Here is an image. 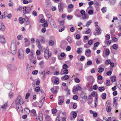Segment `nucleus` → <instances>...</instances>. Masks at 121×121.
Listing matches in <instances>:
<instances>
[{
  "label": "nucleus",
  "instance_id": "nucleus-1",
  "mask_svg": "<svg viewBox=\"0 0 121 121\" xmlns=\"http://www.w3.org/2000/svg\"><path fill=\"white\" fill-rule=\"evenodd\" d=\"M102 30L100 27H96L95 29V31L93 34L94 35H98L101 33Z\"/></svg>",
  "mask_w": 121,
  "mask_h": 121
},
{
  "label": "nucleus",
  "instance_id": "nucleus-2",
  "mask_svg": "<svg viewBox=\"0 0 121 121\" xmlns=\"http://www.w3.org/2000/svg\"><path fill=\"white\" fill-rule=\"evenodd\" d=\"M52 82L54 84L57 85L59 84V79L56 77L53 76L51 79Z\"/></svg>",
  "mask_w": 121,
  "mask_h": 121
},
{
  "label": "nucleus",
  "instance_id": "nucleus-3",
  "mask_svg": "<svg viewBox=\"0 0 121 121\" xmlns=\"http://www.w3.org/2000/svg\"><path fill=\"white\" fill-rule=\"evenodd\" d=\"M51 54L49 53L48 49H47L44 52V56L45 58L47 59H48L49 57L51 56Z\"/></svg>",
  "mask_w": 121,
  "mask_h": 121
},
{
  "label": "nucleus",
  "instance_id": "nucleus-4",
  "mask_svg": "<svg viewBox=\"0 0 121 121\" xmlns=\"http://www.w3.org/2000/svg\"><path fill=\"white\" fill-rule=\"evenodd\" d=\"M18 56L19 59H23L24 57V51H23L22 50L21 51H19Z\"/></svg>",
  "mask_w": 121,
  "mask_h": 121
},
{
  "label": "nucleus",
  "instance_id": "nucleus-5",
  "mask_svg": "<svg viewBox=\"0 0 121 121\" xmlns=\"http://www.w3.org/2000/svg\"><path fill=\"white\" fill-rule=\"evenodd\" d=\"M24 17V19L25 22V25H26L30 24V22L29 19L28 17L25 15L23 16Z\"/></svg>",
  "mask_w": 121,
  "mask_h": 121
},
{
  "label": "nucleus",
  "instance_id": "nucleus-6",
  "mask_svg": "<svg viewBox=\"0 0 121 121\" xmlns=\"http://www.w3.org/2000/svg\"><path fill=\"white\" fill-rule=\"evenodd\" d=\"M17 109L18 112H22L23 109L20 104H16Z\"/></svg>",
  "mask_w": 121,
  "mask_h": 121
},
{
  "label": "nucleus",
  "instance_id": "nucleus-7",
  "mask_svg": "<svg viewBox=\"0 0 121 121\" xmlns=\"http://www.w3.org/2000/svg\"><path fill=\"white\" fill-rule=\"evenodd\" d=\"M24 9L23 10V13L24 14L30 12L31 10V8L29 7L23 8Z\"/></svg>",
  "mask_w": 121,
  "mask_h": 121
},
{
  "label": "nucleus",
  "instance_id": "nucleus-8",
  "mask_svg": "<svg viewBox=\"0 0 121 121\" xmlns=\"http://www.w3.org/2000/svg\"><path fill=\"white\" fill-rule=\"evenodd\" d=\"M110 53V51L109 49L107 48L105 49L103 52V56H106L108 55Z\"/></svg>",
  "mask_w": 121,
  "mask_h": 121
},
{
  "label": "nucleus",
  "instance_id": "nucleus-9",
  "mask_svg": "<svg viewBox=\"0 0 121 121\" xmlns=\"http://www.w3.org/2000/svg\"><path fill=\"white\" fill-rule=\"evenodd\" d=\"M91 51L89 49H86L85 51V54L87 57H89L91 56Z\"/></svg>",
  "mask_w": 121,
  "mask_h": 121
},
{
  "label": "nucleus",
  "instance_id": "nucleus-10",
  "mask_svg": "<svg viewBox=\"0 0 121 121\" xmlns=\"http://www.w3.org/2000/svg\"><path fill=\"white\" fill-rule=\"evenodd\" d=\"M22 100V99L20 96H18L16 101V104H20V102Z\"/></svg>",
  "mask_w": 121,
  "mask_h": 121
},
{
  "label": "nucleus",
  "instance_id": "nucleus-11",
  "mask_svg": "<svg viewBox=\"0 0 121 121\" xmlns=\"http://www.w3.org/2000/svg\"><path fill=\"white\" fill-rule=\"evenodd\" d=\"M62 85L63 86H64L66 88V89H65V90L67 91L68 93L70 94V90H68V87L67 86L66 83H65L63 82L62 83Z\"/></svg>",
  "mask_w": 121,
  "mask_h": 121
},
{
  "label": "nucleus",
  "instance_id": "nucleus-12",
  "mask_svg": "<svg viewBox=\"0 0 121 121\" xmlns=\"http://www.w3.org/2000/svg\"><path fill=\"white\" fill-rule=\"evenodd\" d=\"M60 101L58 102V104L59 105H62L63 104L64 101V97H62L60 96L59 97Z\"/></svg>",
  "mask_w": 121,
  "mask_h": 121
},
{
  "label": "nucleus",
  "instance_id": "nucleus-13",
  "mask_svg": "<svg viewBox=\"0 0 121 121\" xmlns=\"http://www.w3.org/2000/svg\"><path fill=\"white\" fill-rule=\"evenodd\" d=\"M31 115L32 116L35 117L36 115V111L34 109L31 110L30 111Z\"/></svg>",
  "mask_w": 121,
  "mask_h": 121
},
{
  "label": "nucleus",
  "instance_id": "nucleus-14",
  "mask_svg": "<svg viewBox=\"0 0 121 121\" xmlns=\"http://www.w3.org/2000/svg\"><path fill=\"white\" fill-rule=\"evenodd\" d=\"M111 104L109 103L106 107V110L107 112H109L111 109Z\"/></svg>",
  "mask_w": 121,
  "mask_h": 121
},
{
  "label": "nucleus",
  "instance_id": "nucleus-15",
  "mask_svg": "<svg viewBox=\"0 0 121 121\" xmlns=\"http://www.w3.org/2000/svg\"><path fill=\"white\" fill-rule=\"evenodd\" d=\"M0 41L2 43H5V40L3 36H0Z\"/></svg>",
  "mask_w": 121,
  "mask_h": 121
},
{
  "label": "nucleus",
  "instance_id": "nucleus-16",
  "mask_svg": "<svg viewBox=\"0 0 121 121\" xmlns=\"http://www.w3.org/2000/svg\"><path fill=\"white\" fill-rule=\"evenodd\" d=\"M45 101V98H43L41 100L39 103V107L40 108L43 105V103Z\"/></svg>",
  "mask_w": 121,
  "mask_h": 121
},
{
  "label": "nucleus",
  "instance_id": "nucleus-17",
  "mask_svg": "<svg viewBox=\"0 0 121 121\" xmlns=\"http://www.w3.org/2000/svg\"><path fill=\"white\" fill-rule=\"evenodd\" d=\"M92 97L91 96H89V98L88 99V103L89 104H91L93 102Z\"/></svg>",
  "mask_w": 121,
  "mask_h": 121
},
{
  "label": "nucleus",
  "instance_id": "nucleus-18",
  "mask_svg": "<svg viewBox=\"0 0 121 121\" xmlns=\"http://www.w3.org/2000/svg\"><path fill=\"white\" fill-rule=\"evenodd\" d=\"M76 112L72 111L70 113V115H72L73 117L74 118H75L77 116V114Z\"/></svg>",
  "mask_w": 121,
  "mask_h": 121
},
{
  "label": "nucleus",
  "instance_id": "nucleus-19",
  "mask_svg": "<svg viewBox=\"0 0 121 121\" xmlns=\"http://www.w3.org/2000/svg\"><path fill=\"white\" fill-rule=\"evenodd\" d=\"M89 96H93L94 97H95V98L97 97H98V96L97 95V93L95 91H93L91 92V95Z\"/></svg>",
  "mask_w": 121,
  "mask_h": 121
},
{
  "label": "nucleus",
  "instance_id": "nucleus-20",
  "mask_svg": "<svg viewBox=\"0 0 121 121\" xmlns=\"http://www.w3.org/2000/svg\"><path fill=\"white\" fill-rule=\"evenodd\" d=\"M5 29V27L4 24L2 23H0V30L4 31Z\"/></svg>",
  "mask_w": 121,
  "mask_h": 121
},
{
  "label": "nucleus",
  "instance_id": "nucleus-21",
  "mask_svg": "<svg viewBox=\"0 0 121 121\" xmlns=\"http://www.w3.org/2000/svg\"><path fill=\"white\" fill-rule=\"evenodd\" d=\"M45 120L47 121H50L51 119V117L49 115H46L45 117Z\"/></svg>",
  "mask_w": 121,
  "mask_h": 121
},
{
  "label": "nucleus",
  "instance_id": "nucleus-22",
  "mask_svg": "<svg viewBox=\"0 0 121 121\" xmlns=\"http://www.w3.org/2000/svg\"><path fill=\"white\" fill-rule=\"evenodd\" d=\"M105 43L108 45H109L111 44V41L110 40H105Z\"/></svg>",
  "mask_w": 121,
  "mask_h": 121
},
{
  "label": "nucleus",
  "instance_id": "nucleus-23",
  "mask_svg": "<svg viewBox=\"0 0 121 121\" xmlns=\"http://www.w3.org/2000/svg\"><path fill=\"white\" fill-rule=\"evenodd\" d=\"M117 0H109V1L111 5H113L116 2Z\"/></svg>",
  "mask_w": 121,
  "mask_h": 121
},
{
  "label": "nucleus",
  "instance_id": "nucleus-24",
  "mask_svg": "<svg viewBox=\"0 0 121 121\" xmlns=\"http://www.w3.org/2000/svg\"><path fill=\"white\" fill-rule=\"evenodd\" d=\"M58 7L64 8V4L61 1H60V3L58 4Z\"/></svg>",
  "mask_w": 121,
  "mask_h": 121
},
{
  "label": "nucleus",
  "instance_id": "nucleus-25",
  "mask_svg": "<svg viewBox=\"0 0 121 121\" xmlns=\"http://www.w3.org/2000/svg\"><path fill=\"white\" fill-rule=\"evenodd\" d=\"M113 105L117 108V103L116 100L115 99H113Z\"/></svg>",
  "mask_w": 121,
  "mask_h": 121
},
{
  "label": "nucleus",
  "instance_id": "nucleus-26",
  "mask_svg": "<svg viewBox=\"0 0 121 121\" xmlns=\"http://www.w3.org/2000/svg\"><path fill=\"white\" fill-rule=\"evenodd\" d=\"M106 93H103L101 95V97L103 99H105L106 98Z\"/></svg>",
  "mask_w": 121,
  "mask_h": 121
},
{
  "label": "nucleus",
  "instance_id": "nucleus-27",
  "mask_svg": "<svg viewBox=\"0 0 121 121\" xmlns=\"http://www.w3.org/2000/svg\"><path fill=\"white\" fill-rule=\"evenodd\" d=\"M19 21L21 24H23L24 22V18H23L22 17H20L19 18Z\"/></svg>",
  "mask_w": 121,
  "mask_h": 121
},
{
  "label": "nucleus",
  "instance_id": "nucleus-28",
  "mask_svg": "<svg viewBox=\"0 0 121 121\" xmlns=\"http://www.w3.org/2000/svg\"><path fill=\"white\" fill-rule=\"evenodd\" d=\"M105 88L104 87H99L98 88L99 91H103L105 90Z\"/></svg>",
  "mask_w": 121,
  "mask_h": 121
},
{
  "label": "nucleus",
  "instance_id": "nucleus-29",
  "mask_svg": "<svg viewBox=\"0 0 121 121\" xmlns=\"http://www.w3.org/2000/svg\"><path fill=\"white\" fill-rule=\"evenodd\" d=\"M67 39L69 43H72V41L71 40V38L70 37H68L67 38Z\"/></svg>",
  "mask_w": 121,
  "mask_h": 121
},
{
  "label": "nucleus",
  "instance_id": "nucleus-30",
  "mask_svg": "<svg viewBox=\"0 0 121 121\" xmlns=\"http://www.w3.org/2000/svg\"><path fill=\"white\" fill-rule=\"evenodd\" d=\"M98 71L99 73H101L104 70V68L100 67L98 69Z\"/></svg>",
  "mask_w": 121,
  "mask_h": 121
},
{
  "label": "nucleus",
  "instance_id": "nucleus-31",
  "mask_svg": "<svg viewBox=\"0 0 121 121\" xmlns=\"http://www.w3.org/2000/svg\"><path fill=\"white\" fill-rule=\"evenodd\" d=\"M52 114H54L57 112V110L56 108H53L52 109Z\"/></svg>",
  "mask_w": 121,
  "mask_h": 121
},
{
  "label": "nucleus",
  "instance_id": "nucleus-32",
  "mask_svg": "<svg viewBox=\"0 0 121 121\" xmlns=\"http://www.w3.org/2000/svg\"><path fill=\"white\" fill-rule=\"evenodd\" d=\"M93 40L91 39L89 40L88 42V44L90 45H91L92 44L93 42Z\"/></svg>",
  "mask_w": 121,
  "mask_h": 121
},
{
  "label": "nucleus",
  "instance_id": "nucleus-33",
  "mask_svg": "<svg viewBox=\"0 0 121 121\" xmlns=\"http://www.w3.org/2000/svg\"><path fill=\"white\" fill-rule=\"evenodd\" d=\"M112 47L113 49H117L118 48L117 45L116 44H115L113 45Z\"/></svg>",
  "mask_w": 121,
  "mask_h": 121
},
{
  "label": "nucleus",
  "instance_id": "nucleus-34",
  "mask_svg": "<svg viewBox=\"0 0 121 121\" xmlns=\"http://www.w3.org/2000/svg\"><path fill=\"white\" fill-rule=\"evenodd\" d=\"M34 51L33 50H31L30 51V53L29 54V56L31 57H32L33 56H34Z\"/></svg>",
  "mask_w": 121,
  "mask_h": 121
},
{
  "label": "nucleus",
  "instance_id": "nucleus-35",
  "mask_svg": "<svg viewBox=\"0 0 121 121\" xmlns=\"http://www.w3.org/2000/svg\"><path fill=\"white\" fill-rule=\"evenodd\" d=\"M77 91V89L76 87H73V92L74 94H75L76 91Z\"/></svg>",
  "mask_w": 121,
  "mask_h": 121
},
{
  "label": "nucleus",
  "instance_id": "nucleus-36",
  "mask_svg": "<svg viewBox=\"0 0 121 121\" xmlns=\"http://www.w3.org/2000/svg\"><path fill=\"white\" fill-rule=\"evenodd\" d=\"M63 78L65 80H66L68 79L69 78V76L67 75H65L63 77Z\"/></svg>",
  "mask_w": 121,
  "mask_h": 121
},
{
  "label": "nucleus",
  "instance_id": "nucleus-37",
  "mask_svg": "<svg viewBox=\"0 0 121 121\" xmlns=\"http://www.w3.org/2000/svg\"><path fill=\"white\" fill-rule=\"evenodd\" d=\"M110 35L108 34L106 35L105 36V40H109L110 39Z\"/></svg>",
  "mask_w": 121,
  "mask_h": 121
},
{
  "label": "nucleus",
  "instance_id": "nucleus-38",
  "mask_svg": "<svg viewBox=\"0 0 121 121\" xmlns=\"http://www.w3.org/2000/svg\"><path fill=\"white\" fill-rule=\"evenodd\" d=\"M54 44V41L52 40H50L49 42V44L50 45L52 46Z\"/></svg>",
  "mask_w": 121,
  "mask_h": 121
},
{
  "label": "nucleus",
  "instance_id": "nucleus-39",
  "mask_svg": "<svg viewBox=\"0 0 121 121\" xmlns=\"http://www.w3.org/2000/svg\"><path fill=\"white\" fill-rule=\"evenodd\" d=\"M112 40L114 42H116L118 41V39L116 38L113 37L112 38Z\"/></svg>",
  "mask_w": 121,
  "mask_h": 121
},
{
  "label": "nucleus",
  "instance_id": "nucleus-40",
  "mask_svg": "<svg viewBox=\"0 0 121 121\" xmlns=\"http://www.w3.org/2000/svg\"><path fill=\"white\" fill-rule=\"evenodd\" d=\"M63 74H66L68 73V71L67 69H65L63 71Z\"/></svg>",
  "mask_w": 121,
  "mask_h": 121
},
{
  "label": "nucleus",
  "instance_id": "nucleus-41",
  "mask_svg": "<svg viewBox=\"0 0 121 121\" xmlns=\"http://www.w3.org/2000/svg\"><path fill=\"white\" fill-rule=\"evenodd\" d=\"M23 36L22 35H19L17 37V39L18 40H21L22 39Z\"/></svg>",
  "mask_w": 121,
  "mask_h": 121
},
{
  "label": "nucleus",
  "instance_id": "nucleus-42",
  "mask_svg": "<svg viewBox=\"0 0 121 121\" xmlns=\"http://www.w3.org/2000/svg\"><path fill=\"white\" fill-rule=\"evenodd\" d=\"M116 77H112L111 79V81L112 82H114L115 81L116 79Z\"/></svg>",
  "mask_w": 121,
  "mask_h": 121
},
{
  "label": "nucleus",
  "instance_id": "nucleus-43",
  "mask_svg": "<svg viewBox=\"0 0 121 121\" xmlns=\"http://www.w3.org/2000/svg\"><path fill=\"white\" fill-rule=\"evenodd\" d=\"M68 68V66L66 64H64L63 66V68L64 69H66Z\"/></svg>",
  "mask_w": 121,
  "mask_h": 121
},
{
  "label": "nucleus",
  "instance_id": "nucleus-44",
  "mask_svg": "<svg viewBox=\"0 0 121 121\" xmlns=\"http://www.w3.org/2000/svg\"><path fill=\"white\" fill-rule=\"evenodd\" d=\"M74 81L75 82L77 83H79L80 81V80L78 78H76L74 79Z\"/></svg>",
  "mask_w": 121,
  "mask_h": 121
},
{
  "label": "nucleus",
  "instance_id": "nucleus-45",
  "mask_svg": "<svg viewBox=\"0 0 121 121\" xmlns=\"http://www.w3.org/2000/svg\"><path fill=\"white\" fill-rule=\"evenodd\" d=\"M25 51L26 53L27 54L29 53L30 52V49L28 48H27L26 49Z\"/></svg>",
  "mask_w": 121,
  "mask_h": 121
},
{
  "label": "nucleus",
  "instance_id": "nucleus-46",
  "mask_svg": "<svg viewBox=\"0 0 121 121\" xmlns=\"http://www.w3.org/2000/svg\"><path fill=\"white\" fill-rule=\"evenodd\" d=\"M101 10L102 12L104 13L106 12V7H104L102 8L101 9Z\"/></svg>",
  "mask_w": 121,
  "mask_h": 121
},
{
  "label": "nucleus",
  "instance_id": "nucleus-47",
  "mask_svg": "<svg viewBox=\"0 0 121 121\" xmlns=\"http://www.w3.org/2000/svg\"><path fill=\"white\" fill-rule=\"evenodd\" d=\"M98 79L100 80H102L103 78L102 76L101 75H99L97 77Z\"/></svg>",
  "mask_w": 121,
  "mask_h": 121
},
{
  "label": "nucleus",
  "instance_id": "nucleus-48",
  "mask_svg": "<svg viewBox=\"0 0 121 121\" xmlns=\"http://www.w3.org/2000/svg\"><path fill=\"white\" fill-rule=\"evenodd\" d=\"M59 11L60 13H62L63 11L64 8L58 7Z\"/></svg>",
  "mask_w": 121,
  "mask_h": 121
},
{
  "label": "nucleus",
  "instance_id": "nucleus-49",
  "mask_svg": "<svg viewBox=\"0 0 121 121\" xmlns=\"http://www.w3.org/2000/svg\"><path fill=\"white\" fill-rule=\"evenodd\" d=\"M40 90V87L39 86H37L35 88V91L36 92H38Z\"/></svg>",
  "mask_w": 121,
  "mask_h": 121
},
{
  "label": "nucleus",
  "instance_id": "nucleus-50",
  "mask_svg": "<svg viewBox=\"0 0 121 121\" xmlns=\"http://www.w3.org/2000/svg\"><path fill=\"white\" fill-rule=\"evenodd\" d=\"M99 44V42H97L94 44V47H97L98 46Z\"/></svg>",
  "mask_w": 121,
  "mask_h": 121
},
{
  "label": "nucleus",
  "instance_id": "nucleus-51",
  "mask_svg": "<svg viewBox=\"0 0 121 121\" xmlns=\"http://www.w3.org/2000/svg\"><path fill=\"white\" fill-rule=\"evenodd\" d=\"M24 111L27 113H29L30 112L29 109L27 108H25L24 109Z\"/></svg>",
  "mask_w": 121,
  "mask_h": 121
},
{
  "label": "nucleus",
  "instance_id": "nucleus-52",
  "mask_svg": "<svg viewBox=\"0 0 121 121\" xmlns=\"http://www.w3.org/2000/svg\"><path fill=\"white\" fill-rule=\"evenodd\" d=\"M30 93H27L26 95L25 99H27L30 96Z\"/></svg>",
  "mask_w": 121,
  "mask_h": 121
},
{
  "label": "nucleus",
  "instance_id": "nucleus-53",
  "mask_svg": "<svg viewBox=\"0 0 121 121\" xmlns=\"http://www.w3.org/2000/svg\"><path fill=\"white\" fill-rule=\"evenodd\" d=\"M92 63V61L90 60L88 61L87 63V65H90Z\"/></svg>",
  "mask_w": 121,
  "mask_h": 121
},
{
  "label": "nucleus",
  "instance_id": "nucleus-54",
  "mask_svg": "<svg viewBox=\"0 0 121 121\" xmlns=\"http://www.w3.org/2000/svg\"><path fill=\"white\" fill-rule=\"evenodd\" d=\"M112 73V72L111 71H110L107 72L106 73V74L108 75H110Z\"/></svg>",
  "mask_w": 121,
  "mask_h": 121
},
{
  "label": "nucleus",
  "instance_id": "nucleus-55",
  "mask_svg": "<svg viewBox=\"0 0 121 121\" xmlns=\"http://www.w3.org/2000/svg\"><path fill=\"white\" fill-rule=\"evenodd\" d=\"M110 80H107L106 81V84L107 86H108L110 85Z\"/></svg>",
  "mask_w": 121,
  "mask_h": 121
},
{
  "label": "nucleus",
  "instance_id": "nucleus-56",
  "mask_svg": "<svg viewBox=\"0 0 121 121\" xmlns=\"http://www.w3.org/2000/svg\"><path fill=\"white\" fill-rule=\"evenodd\" d=\"M82 51L80 48H78L77 51V53L78 54H80L82 52Z\"/></svg>",
  "mask_w": 121,
  "mask_h": 121
},
{
  "label": "nucleus",
  "instance_id": "nucleus-57",
  "mask_svg": "<svg viewBox=\"0 0 121 121\" xmlns=\"http://www.w3.org/2000/svg\"><path fill=\"white\" fill-rule=\"evenodd\" d=\"M96 62L97 64H98L100 63V61L98 58H97L96 59Z\"/></svg>",
  "mask_w": 121,
  "mask_h": 121
},
{
  "label": "nucleus",
  "instance_id": "nucleus-58",
  "mask_svg": "<svg viewBox=\"0 0 121 121\" xmlns=\"http://www.w3.org/2000/svg\"><path fill=\"white\" fill-rule=\"evenodd\" d=\"M73 5L72 4H69L68 6L69 8H72L73 7Z\"/></svg>",
  "mask_w": 121,
  "mask_h": 121
},
{
  "label": "nucleus",
  "instance_id": "nucleus-59",
  "mask_svg": "<svg viewBox=\"0 0 121 121\" xmlns=\"http://www.w3.org/2000/svg\"><path fill=\"white\" fill-rule=\"evenodd\" d=\"M93 13V11L92 10H90L88 12V13L90 14H92Z\"/></svg>",
  "mask_w": 121,
  "mask_h": 121
},
{
  "label": "nucleus",
  "instance_id": "nucleus-60",
  "mask_svg": "<svg viewBox=\"0 0 121 121\" xmlns=\"http://www.w3.org/2000/svg\"><path fill=\"white\" fill-rule=\"evenodd\" d=\"M28 0H23V3L24 4H28L29 3V2L28 1Z\"/></svg>",
  "mask_w": 121,
  "mask_h": 121
},
{
  "label": "nucleus",
  "instance_id": "nucleus-61",
  "mask_svg": "<svg viewBox=\"0 0 121 121\" xmlns=\"http://www.w3.org/2000/svg\"><path fill=\"white\" fill-rule=\"evenodd\" d=\"M67 17L69 20H71L73 16L71 15H68L67 16Z\"/></svg>",
  "mask_w": 121,
  "mask_h": 121
},
{
  "label": "nucleus",
  "instance_id": "nucleus-62",
  "mask_svg": "<svg viewBox=\"0 0 121 121\" xmlns=\"http://www.w3.org/2000/svg\"><path fill=\"white\" fill-rule=\"evenodd\" d=\"M33 105L34 106L37 107L38 105V103L37 102H35L33 103Z\"/></svg>",
  "mask_w": 121,
  "mask_h": 121
},
{
  "label": "nucleus",
  "instance_id": "nucleus-63",
  "mask_svg": "<svg viewBox=\"0 0 121 121\" xmlns=\"http://www.w3.org/2000/svg\"><path fill=\"white\" fill-rule=\"evenodd\" d=\"M98 88V86L96 85H94L93 86V88L94 90H96Z\"/></svg>",
  "mask_w": 121,
  "mask_h": 121
},
{
  "label": "nucleus",
  "instance_id": "nucleus-64",
  "mask_svg": "<svg viewBox=\"0 0 121 121\" xmlns=\"http://www.w3.org/2000/svg\"><path fill=\"white\" fill-rule=\"evenodd\" d=\"M65 23V21L64 20H62L60 21V24L61 25H64Z\"/></svg>",
  "mask_w": 121,
  "mask_h": 121
}]
</instances>
